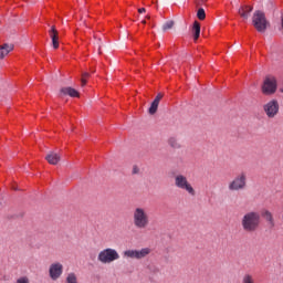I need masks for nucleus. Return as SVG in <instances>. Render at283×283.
Here are the masks:
<instances>
[{"label":"nucleus","instance_id":"b1692460","mask_svg":"<svg viewBox=\"0 0 283 283\" xmlns=\"http://www.w3.org/2000/svg\"><path fill=\"white\" fill-rule=\"evenodd\" d=\"M242 283H255V281H253V276L251 274H245L243 276Z\"/></svg>","mask_w":283,"mask_h":283},{"label":"nucleus","instance_id":"2f4dec72","mask_svg":"<svg viewBox=\"0 0 283 283\" xmlns=\"http://www.w3.org/2000/svg\"><path fill=\"white\" fill-rule=\"evenodd\" d=\"M142 23L145 25V23H147V21L143 20Z\"/></svg>","mask_w":283,"mask_h":283},{"label":"nucleus","instance_id":"5701e85b","mask_svg":"<svg viewBox=\"0 0 283 283\" xmlns=\"http://www.w3.org/2000/svg\"><path fill=\"white\" fill-rule=\"evenodd\" d=\"M133 176H143V170L137 165L133 166L132 170Z\"/></svg>","mask_w":283,"mask_h":283},{"label":"nucleus","instance_id":"bb28decb","mask_svg":"<svg viewBox=\"0 0 283 283\" xmlns=\"http://www.w3.org/2000/svg\"><path fill=\"white\" fill-rule=\"evenodd\" d=\"M6 198L3 196L0 197V209H6Z\"/></svg>","mask_w":283,"mask_h":283},{"label":"nucleus","instance_id":"c756f323","mask_svg":"<svg viewBox=\"0 0 283 283\" xmlns=\"http://www.w3.org/2000/svg\"><path fill=\"white\" fill-rule=\"evenodd\" d=\"M153 272H154V273H159L160 270H159L158 268H154V269H153Z\"/></svg>","mask_w":283,"mask_h":283},{"label":"nucleus","instance_id":"393cba45","mask_svg":"<svg viewBox=\"0 0 283 283\" xmlns=\"http://www.w3.org/2000/svg\"><path fill=\"white\" fill-rule=\"evenodd\" d=\"M87 78H90V73H83L82 74V87H85V85H87Z\"/></svg>","mask_w":283,"mask_h":283},{"label":"nucleus","instance_id":"0eeeda50","mask_svg":"<svg viewBox=\"0 0 283 283\" xmlns=\"http://www.w3.org/2000/svg\"><path fill=\"white\" fill-rule=\"evenodd\" d=\"M263 109L268 118H275L280 114V104L276 99H272L263 106Z\"/></svg>","mask_w":283,"mask_h":283},{"label":"nucleus","instance_id":"a211bd4d","mask_svg":"<svg viewBox=\"0 0 283 283\" xmlns=\"http://www.w3.org/2000/svg\"><path fill=\"white\" fill-rule=\"evenodd\" d=\"M193 40L198 41L200 39V22L195 21L192 25Z\"/></svg>","mask_w":283,"mask_h":283},{"label":"nucleus","instance_id":"72a5a7b5","mask_svg":"<svg viewBox=\"0 0 283 283\" xmlns=\"http://www.w3.org/2000/svg\"><path fill=\"white\" fill-rule=\"evenodd\" d=\"M98 52H99V54H101V46H99V49H98Z\"/></svg>","mask_w":283,"mask_h":283},{"label":"nucleus","instance_id":"f3484780","mask_svg":"<svg viewBox=\"0 0 283 283\" xmlns=\"http://www.w3.org/2000/svg\"><path fill=\"white\" fill-rule=\"evenodd\" d=\"M262 218L269 222L270 227H275V220H273V213L271 211L265 210L262 212Z\"/></svg>","mask_w":283,"mask_h":283},{"label":"nucleus","instance_id":"dca6fc26","mask_svg":"<svg viewBox=\"0 0 283 283\" xmlns=\"http://www.w3.org/2000/svg\"><path fill=\"white\" fill-rule=\"evenodd\" d=\"M60 92L64 96H71V98H78V96H80L78 91H76L73 87H63V88H61Z\"/></svg>","mask_w":283,"mask_h":283},{"label":"nucleus","instance_id":"1a4fd4ad","mask_svg":"<svg viewBox=\"0 0 283 283\" xmlns=\"http://www.w3.org/2000/svg\"><path fill=\"white\" fill-rule=\"evenodd\" d=\"M175 185L179 189H185L186 191H188L190 196H196V190H193V187H191L189 181H187V178H176Z\"/></svg>","mask_w":283,"mask_h":283},{"label":"nucleus","instance_id":"c85d7f7f","mask_svg":"<svg viewBox=\"0 0 283 283\" xmlns=\"http://www.w3.org/2000/svg\"><path fill=\"white\" fill-rule=\"evenodd\" d=\"M138 12H139V14H144V12H147V9H145V8H139V9H138Z\"/></svg>","mask_w":283,"mask_h":283},{"label":"nucleus","instance_id":"aec40b11","mask_svg":"<svg viewBox=\"0 0 283 283\" xmlns=\"http://www.w3.org/2000/svg\"><path fill=\"white\" fill-rule=\"evenodd\" d=\"M174 25H175L174 20L167 21L163 25V32H167V30H171V28H174Z\"/></svg>","mask_w":283,"mask_h":283},{"label":"nucleus","instance_id":"7ed1b4c3","mask_svg":"<svg viewBox=\"0 0 283 283\" xmlns=\"http://www.w3.org/2000/svg\"><path fill=\"white\" fill-rule=\"evenodd\" d=\"M133 222L137 229H147L149 227V216L143 208H136L133 213Z\"/></svg>","mask_w":283,"mask_h":283},{"label":"nucleus","instance_id":"f03ea898","mask_svg":"<svg viewBox=\"0 0 283 283\" xmlns=\"http://www.w3.org/2000/svg\"><path fill=\"white\" fill-rule=\"evenodd\" d=\"M252 25L256 32L264 33L271 23L266 20V14L263 11L256 10L252 15Z\"/></svg>","mask_w":283,"mask_h":283},{"label":"nucleus","instance_id":"7c9ffc66","mask_svg":"<svg viewBox=\"0 0 283 283\" xmlns=\"http://www.w3.org/2000/svg\"><path fill=\"white\" fill-rule=\"evenodd\" d=\"M146 19H151V15H146Z\"/></svg>","mask_w":283,"mask_h":283},{"label":"nucleus","instance_id":"c9c22d12","mask_svg":"<svg viewBox=\"0 0 283 283\" xmlns=\"http://www.w3.org/2000/svg\"><path fill=\"white\" fill-rule=\"evenodd\" d=\"M177 178H182V176H177Z\"/></svg>","mask_w":283,"mask_h":283},{"label":"nucleus","instance_id":"423d86ee","mask_svg":"<svg viewBox=\"0 0 283 283\" xmlns=\"http://www.w3.org/2000/svg\"><path fill=\"white\" fill-rule=\"evenodd\" d=\"M151 253L149 248H143L142 250H126L124 252L125 258H130L132 260H143Z\"/></svg>","mask_w":283,"mask_h":283},{"label":"nucleus","instance_id":"9d476101","mask_svg":"<svg viewBox=\"0 0 283 283\" xmlns=\"http://www.w3.org/2000/svg\"><path fill=\"white\" fill-rule=\"evenodd\" d=\"M247 187V179L245 178H234L229 184L230 191H240V189H244Z\"/></svg>","mask_w":283,"mask_h":283},{"label":"nucleus","instance_id":"2eb2a0df","mask_svg":"<svg viewBox=\"0 0 283 283\" xmlns=\"http://www.w3.org/2000/svg\"><path fill=\"white\" fill-rule=\"evenodd\" d=\"M49 34L52 40V45L54 50H59V31L56 30V27L51 28Z\"/></svg>","mask_w":283,"mask_h":283},{"label":"nucleus","instance_id":"f704fd0d","mask_svg":"<svg viewBox=\"0 0 283 283\" xmlns=\"http://www.w3.org/2000/svg\"><path fill=\"white\" fill-rule=\"evenodd\" d=\"M94 72H96V70H93L92 73L94 74Z\"/></svg>","mask_w":283,"mask_h":283},{"label":"nucleus","instance_id":"412c9836","mask_svg":"<svg viewBox=\"0 0 283 283\" xmlns=\"http://www.w3.org/2000/svg\"><path fill=\"white\" fill-rule=\"evenodd\" d=\"M66 283H78V281L76 279V274L69 273L66 276Z\"/></svg>","mask_w":283,"mask_h":283},{"label":"nucleus","instance_id":"9b49d317","mask_svg":"<svg viewBox=\"0 0 283 283\" xmlns=\"http://www.w3.org/2000/svg\"><path fill=\"white\" fill-rule=\"evenodd\" d=\"M165 95L163 93H159L155 99L153 101L149 109H148V113L154 116V114H156V112H158V105H160V101H163V97Z\"/></svg>","mask_w":283,"mask_h":283},{"label":"nucleus","instance_id":"39448f33","mask_svg":"<svg viewBox=\"0 0 283 283\" xmlns=\"http://www.w3.org/2000/svg\"><path fill=\"white\" fill-rule=\"evenodd\" d=\"M261 90L265 96H272V94L277 92V80L274 76H266Z\"/></svg>","mask_w":283,"mask_h":283},{"label":"nucleus","instance_id":"473e14b6","mask_svg":"<svg viewBox=\"0 0 283 283\" xmlns=\"http://www.w3.org/2000/svg\"><path fill=\"white\" fill-rule=\"evenodd\" d=\"M84 25L87 28V22L84 21Z\"/></svg>","mask_w":283,"mask_h":283},{"label":"nucleus","instance_id":"e433bc0d","mask_svg":"<svg viewBox=\"0 0 283 283\" xmlns=\"http://www.w3.org/2000/svg\"><path fill=\"white\" fill-rule=\"evenodd\" d=\"M12 189L17 190V187H12Z\"/></svg>","mask_w":283,"mask_h":283},{"label":"nucleus","instance_id":"4be33fe9","mask_svg":"<svg viewBox=\"0 0 283 283\" xmlns=\"http://www.w3.org/2000/svg\"><path fill=\"white\" fill-rule=\"evenodd\" d=\"M197 18L200 21H205V19H207V13L205 12V9L200 8L197 12Z\"/></svg>","mask_w":283,"mask_h":283},{"label":"nucleus","instance_id":"4468645a","mask_svg":"<svg viewBox=\"0 0 283 283\" xmlns=\"http://www.w3.org/2000/svg\"><path fill=\"white\" fill-rule=\"evenodd\" d=\"M253 12V7L251 6H242L239 8L238 13L240 14L241 19H249L251 13Z\"/></svg>","mask_w":283,"mask_h":283},{"label":"nucleus","instance_id":"6ab92c4d","mask_svg":"<svg viewBox=\"0 0 283 283\" xmlns=\"http://www.w3.org/2000/svg\"><path fill=\"white\" fill-rule=\"evenodd\" d=\"M168 145H170L172 149H180V147H182V145H180V142H178L176 137H170L168 139Z\"/></svg>","mask_w":283,"mask_h":283},{"label":"nucleus","instance_id":"f257e3e1","mask_svg":"<svg viewBox=\"0 0 283 283\" xmlns=\"http://www.w3.org/2000/svg\"><path fill=\"white\" fill-rule=\"evenodd\" d=\"M262 224V216L258 211H249L241 219V227L245 233H255Z\"/></svg>","mask_w":283,"mask_h":283},{"label":"nucleus","instance_id":"ddd939ff","mask_svg":"<svg viewBox=\"0 0 283 283\" xmlns=\"http://www.w3.org/2000/svg\"><path fill=\"white\" fill-rule=\"evenodd\" d=\"M45 160L49 165H56L57 163H61V155L59 153L50 151L45 156Z\"/></svg>","mask_w":283,"mask_h":283},{"label":"nucleus","instance_id":"20e7f679","mask_svg":"<svg viewBox=\"0 0 283 283\" xmlns=\"http://www.w3.org/2000/svg\"><path fill=\"white\" fill-rule=\"evenodd\" d=\"M119 258L120 255L115 249L107 248L98 253L97 260L98 262H102V264H111V262H114Z\"/></svg>","mask_w":283,"mask_h":283},{"label":"nucleus","instance_id":"a878e982","mask_svg":"<svg viewBox=\"0 0 283 283\" xmlns=\"http://www.w3.org/2000/svg\"><path fill=\"white\" fill-rule=\"evenodd\" d=\"M17 283H30V279H28V276H22L17 280Z\"/></svg>","mask_w":283,"mask_h":283},{"label":"nucleus","instance_id":"f8f14e48","mask_svg":"<svg viewBox=\"0 0 283 283\" xmlns=\"http://www.w3.org/2000/svg\"><path fill=\"white\" fill-rule=\"evenodd\" d=\"M14 50V45L4 43L0 45V61H3L8 54H10Z\"/></svg>","mask_w":283,"mask_h":283},{"label":"nucleus","instance_id":"cd10ccee","mask_svg":"<svg viewBox=\"0 0 283 283\" xmlns=\"http://www.w3.org/2000/svg\"><path fill=\"white\" fill-rule=\"evenodd\" d=\"M196 3L197 6H202V3H207V0H197Z\"/></svg>","mask_w":283,"mask_h":283},{"label":"nucleus","instance_id":"6e6552de","mask_svg":"<svg viewBox=\"0 0 283 283\" xmlns=\"http://www.w3.org/2000/svg\"><path fill=\"white\" fill-rule=\"evenodd\" d=\"M49 275L51 280L56 281L63 275V264L56 262L52 263L49 268Z\"/></svg>","mask_w":283,"mask_h":283}]
</instances>
